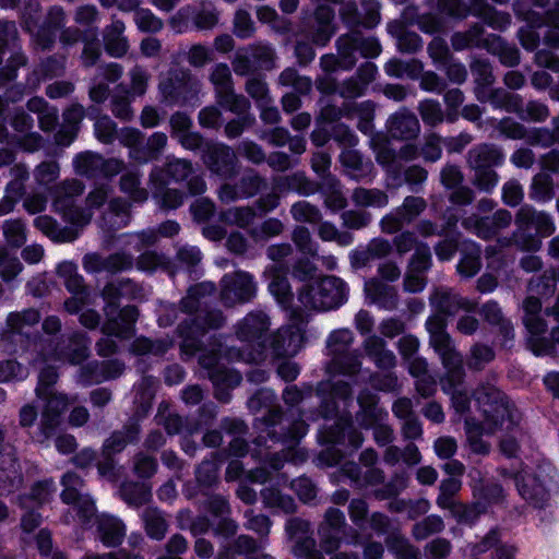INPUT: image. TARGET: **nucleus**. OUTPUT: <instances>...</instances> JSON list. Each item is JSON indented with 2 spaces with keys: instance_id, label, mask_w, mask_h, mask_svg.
<instances>
[{
  "instance_id": "obj_46",
  "label": "nucleus",
  "mask_w": 559,
  "mask_h": 559,
  "mask_svg": "<svg viewBox=\"0 0 559 559\" xmlns=\"http://www.w3.org/2000/svg\"><path fill=\"white\" fill-rule=\"evenodd\" d=\"M427 203L421 197L408 195L404 199L401 207L397 209V214L402 216L405 223L413 222L426 209Z\"/></svg>"
},
{
  "instance_id": "obj_54",
  "label": "nucleus",
  "mask_w": 559,
  "mask_h": 559,
  "mask_svg": "<svg viewBox=\"0 0 559 559\" xmlns=\"http://www.w3.org/2000/svg\"><path fill=\"white\" fill-rule=\"evenodd\" d=\"M368 503L361 498H355L349 502V519L359 530L364 531L368 527Z\"/></svg>"
},
{
  "instance_id": "obj_5",
  "label": "nucleus",
  "mask_w": 559,
  "mask_h": 559,
  "mask_svg": "<svg viewBox=\"0 0 559 559\" xmlns=\"http://www.w3.org/2000/svg\"><path fill=\"white\" fill-rule=\"evenodd\" d=\"M336 32L334 9L329 4L321 3L311 13L304 14L298 34L316 47L323 48L330 44Z\"/></svg>"
},
{
  "instance_id": "obj_50",
  "label": "nucleus",
  "mask_w": 559,
  "mask_h": 559,
  "mask_svg": "<svg viewBox=\"0 0 559 559\" xmlns=\"http://www.w3.org/2000/svg\"><path fill=\"white\" fill-rule=\"evenodd\" d=\"M60 174V167L57 160H44L39 163L35 170L34 177L39 186H47L57 180Z\"/></svg>"
},
{
  "instance_id": "obj_42",
  "label": "nucleus",
  "mask_w": 559,
  "mask_h": 559,
  "mask_svg": "<svg viewBox=\"0 0 559 559\" xmlns=\"http://www.w3.org/2000/svg\"><path fill=\"white\" fill-rule=\"evenodd\" d=\"M282 432L273 431L270 433V439L274 442L282 443H298L307 433V425L304 421H296L290 424L287 428L281 427Z\"/></svg>"
},
{
  "instance_id": "obj_15",
  "label": "nucleus",
  "mask_w": 559,
  "mask_h": 559,
  "mask_svg": "<svg viewBox=\"0 0 559 559\" xmlns=\"http://www.w3.org/2000/svg\"><path fill=\"white\" fill-rule=\"evenodd\" d=\"M386 129L391 138L395 140H414L417 138L420 127L417 117L404 110L390 116Z\"/></svg>"
},
{
  "instance_id": "obj_49",
  "label": "nucleus",
  "mask_w": 559,
  "mask_h": 559,
  "mask_svg": "<svg viewBox=\"0 0 559 559\" xmlns=\"http://www.w3.org/2000/svg\"><path fill=\"white\" fill-rule=\"evenodd\" d=\"M94 132L99 142L111 144L117 136V124L110 117L104 115L96 119Z\"/></svg>"
},
{
  "instance_id": "obj_22",
  "label": "nucleus",
  "mask_w": 559,
  "mask_h": 559,
  "mask_svg": "<svg viewBox=\"0 0 559 559\" xmlns=\"http://www.w3.org/2000/svg\"><path fill=\"white\" fill-rule=\"evenodd\" d=\"M473 497L476 502L487 512L492 506H498L504 501V490L501 484L496 481H484L479 479L473 488Z\"/></svg>"
},
{
  "instance_id": "obj_13",
  "label": "nucleus",
  "mask_w": 559,
  "mask_h": 559,
  "mask_svg": "<svg viewBox=\"0 0 559 559\" xmlns=\"http://www.w3.org/2000/svg\"><path fill=\"white\" fill-rule=\"evenodd\" d=\"M269 326L267 314L262 311H252L237 323L236 335L241 342H255L265 335Z\"/></svg>"
},
{
  "instance_id": "obj_48",
  "label": "nucleus",
  "mask_w": 559,
  "mask_h": 559,
  "mask_svg": "<svg viewBox=\"0 0 559 559\" xmlns=\"http://www.w3.org/2000/svg\"><path fill=\"white\" fill-rule=\"evenodd\" d=\"M26 64L23 53H13L7 63L0 68V86L3 88L17 78L19 68Z\"/></svg>"
},
{
  "instance_id": "obj_27",
  "label": "nucleus",
  "mask_w": 559,
  "mask_h": 559,
  "mask_svg": "<svg viewBox=\"0 0 559 559\" xmlns=\"http://www.w3.org/2000/svg\"><path fill=\"white\" fill-rule=\"evenodd\" d=\"M491 47L489 51L499 57L501 64L508 68L516 67L521 61V53L515 45L509 44L504 38L497 34H489Z\"/></svg>"
},
{
  "instance_id": "obj_10",
  "label": "nucleus",
  "mask_w": 559,
  "mask_h": 559,
  "mask_svg": "<svg viewBox=\"0 0 559 559\" xmlns=\"http://www.w3.org/2000/svg\"><path fill=\"white\" fill-rule=\"evenodd\" d=\"M379 395L368 388H364L359 391L357 395L359 409L356 413V420L360 428L369 430L388 416V412L379 407Z\"/></svg>"
},
{
  "instance_id": "obj_62",
  "label": "nucleus",
  "mask_w": 559,
  "mask_h": 559,
  "mask_svg": "<svg viewBox=\"0 0 559 559\" xmlns=\"http://www.w3.org/2000/svg\"><path fill=\"white\" fill-rule=\"evenodd\" d=\"M332 139L344 147H354L358 144V138L355 132L344 122L335 123L331 127Z\"/></svg>"
},
{
  "instance_id": "obj_24",
  "label": "nucleus",
  "mask_w": 559,
  "mask_h": 559,
  "mask_svg": "<svg viewBox=\"0 0 559 559\" xmlns=\"http://www.w3.org/2000/svg\"><path fill=\"white\" fill-rule=\"evenodd\" d=\"M360 31H350L341 35L336 41V50L343 61V70H352L357 62V52L359 49Z\"/></svg>"
},
{
  "instance_id": "obj_64",
  "label": "nucleus",
  "mask_w": 559,
  "mask_h": 559,
  "mask_svg": "<svg viewBox=\"0 0 559 559\" xmlns=\"http://www.w3.org/2000/svg\"><path fill=\"white\" fill-rule=\"evenodd\" d=\"M24 368L16 359L0 360V383L24 379Z\"/></svg>"
},
{
  "instance_id": "obj_8",
  "label": "nucleus",
  "mask_w": 559,
  "mask_h": 559,
  "mask_svg": "<svg viewBox=\"0 0 559 559\" xmlns=\"http://www.w3.org/2000/svg\"><path fill=\"white\" fill-rule=\"evenodd\" d=\"M39 400L44 402V407L38 429L44 439L48 440L57 435L63 415L70 406V400L67 394L57 392Z\"/></svg>"
},
{
  "instance_id": "obj_53",
  "label": "nucleus",
  "mask_w": 559,
  "mask_h": 559,
  "mask_svg": "<svg viewBox=\"0 0 559 559\" xmlns=\"http://www.w3.org/2000/svg\"><path fill=\"white\" fill-rule=\"evenodd\" d=\"M527 346L530 350L537 357H556L558 355V347L556 342L549 336L528 337Z\"/></svg>"
},
{
  "instance_id": "obj_52",
  "label": "nucleus",
  "mask_w": 559,
  "mask_h": 559,
  "mask_svg": "<svg viewBox=\"0 0 559 559\" xmlns=\"http://www.w3.org/2000/svg\"><path fill=\"white\" fill-rule=\"evenodd\" d=\"M56 486L52 478H45L35 481L27 495L28 499L38 504H44L49 501L50 495L55 491Z\"/></svg>"
},
{
  "instance_id": "obj_60",
  "label": "nucleus",
  "mask_w": 559,
  "mask_h": 559,
  "mask_svg": "<svg viewBox=\"0 0 559 559\" xmlns=\"http://www.w3.org/2000/svg\"><path fill=\"white\" fill-rule=\"evenodd\" d=\"M475 170L474 185L480 191L491 193L499 181V175L492 168H473Z\"/></svg>"
},
{
  "instance_id": "obj_25",
  "label": "nucleus",
  "mask_w": 559,
  "mask_h": 559,
  "mask_svg": "<svg viewBox=\"0 0 559 559\" xmlns=\"http://www.w3.org/2000/svg\"><path fill=\"white\" fill-rule=\"evenodd\" d=\"M465 433L472 453L486 456L490 453L491 445L488 441L483 439L486 433L484 425L475 418L465 419Z\"/></svg>"
},
{
  "instance_id": "obj_51",
  "label": "nucleus",
  "mask_w": 559,
  "mask_h": 559,
  "mask_svg": "<svg viewBox=\"0 0 559 559\" xmlns=\"http://www.w3.org/2000/svg\"><path fill=\"white\" fill-rule=\"evenodd\" d=\"M419 114L423 121L431 127L441 123L444 119L443 111L438 100L425 99L419 104Z\"/></svg>"
},
{
  "instance_id": "obj_28",
  "label": "nucleus",
  "mask_w": 559,
  "mask_h": 559,
  "mask_svg": "<svg viewBox=\"0 0 559 559\" xmlns=\"http://www.w3.org/2000/svg\"><path fill=\"white\" fill-rule=\"evenodd\" d=\"M275 188L281 191L292 190L300 195H311L317 190L314 181L310 180L304 173H295L292 176L280 177L274 181Z\"/></svg>"
},
{
  "instance_id": "obj_14",
  "label": "nucleus",
  "mask_w": 559,
  "mask_h": 559,
  "mask_svg": "<svg viewBox=\"0 0 559 559\" xmlns=\"http://www.w3.org/2000/svg\"><path fill=\"white\" fill-rule=\"evenodd\" d=\"M22 481L23 474L15 454L0 452V495L13 492Z\"/></svg>"
},
{
  "instance_id": "obj_34",
  "label": "nucleus",
  "mask_w": 559,
  "mask_h": 559,
  "mask_svg": "<svg viewBox=\"0 0 559 559\" xmlns=\"http://www.w3.org/2000/svg\"><path fill=\"white\" fill-rule=\"evenodd\" d=\"M59 379L58 368L53 365H45L38 373L35 393L38 399L46 397L53 393V388Z\"/></svg>"
},
{
  "instance_id": "obj_4",
  "label": "nucleus",
  "mask_w": 559,
  "mask_h": 559,
  "mask_svg": "<svg viewBox=\"0 0 559 559\" xmlns=\"http://www.w3.org/2000/svg\"><path fill=\"white\" fill-rule=\"evenodd\" d=\"M41 319L40 311L27 308L21 312H10L7 318L8 331L3 334V341L10 343L5 349L10 354L23 355L34 350L43 341L40 332L25 330L36 325Z\"/></svg>"
},
{
  "instance_id": "obj_29",
  "label": "nucleus",
  "mask_w": 559,
  "mask_h": 559,
  "mask_svg": "<svg viewBox=\"0 0 559 559\" xmlns=\"http://www.w3.org/2000/svg\"><path fill=\"white\" fill-rule=\"evenodd\" d=\"M231 290L238 300L248 302L255 297L257 284L253 275L249 272L239 271L231 282Z\"/></svg>"
},
{
  "instance_id": "obj_16",
  "label": "nucleus",
  "mask_w": 559,
  "mask_h": 559,
  "mask_svg": "<svg viewBox=\"0 0 559 559\" xmlns=\"http://www.w3.org/2000/svg\"><path fill=\"white\" fill-rule=\"evenodd\" d=\"M555 231V224L549 214L538 212L533 231L522 234L521 249L525 251H537L542 247V238L549 237Z\"/></svg>"
},
{
  "instance_id": "obj_18",
  "label": "nucleus",
  "mask_w": 559,
  "mask_h": 559,
  "mask_svg": "<svg viewBox=\"0 0 559 559\" xmlns=\"http://www.w3.org/2000/svg\"><path fill=\"white\" fill-rule=\"evenodd\" d=\"M96 531L102 544L109 548L120 546L126 536L123 522L112 515H102L97 520Z\"/></svg>"
},
{
  "instance_id": "obj_1",
  "label": "nucleus",
  "mask_w": 559,
  "mask_h": 559,
  "mask_svg": "<svg viewBox=\"0 0 559 559\" xmlns=\"http://www.w3.org/2000/svg\"><path fill=\"white\" fill-rule=\"evenodd\" d=\"M473 400L486 428L487 435L506 428L513 430L520 425L521 416L515 404L498 388L480 384L473 391Z\"/></svg>"
},
{
  "instance_id": "obj_2",
  "label": "nucleus",
  "mask_w": 559,
  "mask_h": 559,
  "mask_svg": "<svg viewBox=\"0 0 559 559\" xmlns=\"http://www.w3.org/2000/svg\"><path fill=\"white\" fill-rule=\"evenodd\" d=\"M348 299V285L338 276L323 275L298 289V300L305 307L322 311L341 308Z\"/></svg>"
},
{
  "instance_id": "obj_6",
  "label": "nucleus",
  "mask_w": 559,
  "mask_h": 559,
  "mask_svg": "<svg viewBox=\"0 0 559 559\" xmlns=\"http://www.w3.org/2000/svg\"><path fill=\"white\" fill-rule=\"evenodd\" d=\"M513 480L516 490L534 509L543 510L550 499V490L545 476L533 469H521L514 473Z\"/></svg>"
},
{
  "instance_id": "obj_41",
  "label": "nucleus",
  "mask_w": 559,
  "mask_h": 559,
  "mask_svg": "<svg viewBox=\"0 0 559 559\" xmlns=\"http://www.w3.org/2000/svg\"><path fill=\"white\" fill-rule=\"evenodd\" d=\"M217 415V406L214 402L209 401L202 403L198 408V417L191 421L188 427V432L195 433L203 427H209L213 424Z\"/></svg>"
},
{
  "instance_id": "obj_36",
  "label": "nucleus",
  "mask_w": 559,
  "mask_h": 559,
  "mask_svg": "<svg viewBox=\"0 0 559 559\" xmlns=\"http://www.w3.org/2000/svg\"><path fill=\"white\" fill-rule=\"evenodd\" d=\"M20 17L23 29L33 34L41 17L40 2L38 0H24Z\"/></svg>"
},
{
  "instance_id": "obj_21",
  "label": "nucleus",
  "mask_w": 559,
  "mask_h": 559,
  "mask_svg": "<svg viewBox=\"0 0 559 559\" xmlns=\"http://www.w3.org/2000/svg\"><path fill=\"white\" fill-rule=\"evenodd\" d=\"M504 154L495 145L484 143L469 152V164L473 168H492L503 165Z\"/></svg>"
},
{
  "instance_id": "obj_35",
  "label": "nucleus",
  "mask_w": 559,
  "mask_h": 559,
  "mask_svg": "<svg viewBox=\"0 0 559 559\" xmlns=\"http://www.w3.org/2000/svg\"><path fill=\"white\" fill-rule=\"evenodd\" d=\"M316 392L317 394H329L337 401H347L353 397V386L344 380L321 381L318 383Z\"/></svg>"
},
{
  "instance_id": "obj_33",
  "label": "nucleus",
  "mask_w": 559,
  "mask_h": 559,
  "mask_svg": "<svg viewBox=\"0 0 559 559\" xmlns=\"http://www.w3.org/2000/svg\"><path fill=\"white\" fill-rule=\"evenodd\" d=\"M537 213L538 212L534 209V206L528 204H523L518 210L514 218V223L516 225L514 239L520 248L522 241V234L533 231V225Z\"/></svg>"
},
{
  "instance_id": "obj_40",
  "label": "nucleus",
  "mask_w": 559,
  "mask_h": 559,
  "mask_svg": "<svg viewBox=\"0 0 559 559\" xmlns=\"http://www.w3.org/2000/svg\"><path fill=\"white\" fill-rule=\"evenodd\" d=\"M251 61L259 70H272L275 66V51L270 45H258L253 46L250 51Z\"/></svg>"
},
{
  "instance_id": "obj_45",
  "label": "nucleus",
  "mask_w": 559,
  "mask_h": 559,
  "mask_svg": "<svg viewBox=\"0 0 559 559\" xmlns=\"http://www.w3.org/2000/svg\"><path fill=\"white\" fill-rule=\"evenodd\" d=\"M276 395L272 389H258L247 401V406L252 413H259L262 409L270 408L276 403Z\"/></svg>"
},
{
  "instance_id": "obj_9",
  "label": "nucleus",
  "mask_w": 559,
  "mask_h": 559,
  "mask_svg": "<svg viewBox=\"0 0 559 559\" xmlns=\"http://www.w3.org/2000/svg\"><path fill=\"white\" fill-rule=\"evenodd\" d=\"M139 316L140 310L135 305L119 307L111 314L105 313L106 319L102 325V332L108 337L130 340L135 333Z\"/></svg>"
},
{
  "instance_id": "obj_7",
  "label": "nucleus",
  "mask_w": 559,
  "mask_h": 559,
  "mask_svg": "<svg viewBox=\"0 0 559 559\" xmlns=\"http://www.w3.org/2000/svg\"><path fill=\"white\" fill-rule=\"evenodd\" d=\"M202 162L212 175L224 180L234 179L239 173L235 152L224 143L210 142L203 151Z\"/></svg>"
},
{
  "instance_id": "obj_12",
  "label": "nucleus",
  "mask_w": 559,
  "mask_h": 559,
  "mask_svg": "<svg viewBox=\"0 0 559 559\" xmlns=\"http://www.w3.org/2000/svg\"><path fill=\"white\" fill-rule=\"evenodd\" d=\"M209 380L213 384L214 397L223 404L230 402L231 391L236 389L242 381V374L235 368L221 366L210 373Z\"/></svg>"
},
{
  "instance_id": "obj_39",
  "label": "nucleus",
  "mask_w": 559,
  "mask_h": 559,
  "mask_svg": "<svg viewBox=\"0 0 559 559\" xmlns=\"http://www.w3.org/2000/svg\"><path fill=\"white\" fill-rule=\"evenodd\" d=\"M353 200L360 206H385L388 203V195L378 189L357 188L353 193Z\"/></svg>"
},
{
  "instance_id": "obj_38",
  "label": "nucleus",
  "mask_w": 559,
  "mask_h": 559,
  "mask_svg": "<svg viewBox=\"0 0 559 559\" xmlns=\"http://www.w3.org/2000/svg\"><path fill=\"white\" fill-rule=\"evenodd\" d=\"M432 265L430 247L426 242H419L409 259L407 270L416 273H426Z\"/></svg>"
},
{
  "instance_id": "obj_55",
  "label": "nucleus",
  "mask_w": 559,
  "mask_h": 559,
  "mask_svg": "<svg viewBox=\"0 0 559 559\" xmlns=\"http://www.w3.org/2000/svg\"><path fill=\"white\" fill-rule=\"evenodd\" d=\"M369 353L378 354L377 366L380 368H392L395 366V356L391 350L384 349V343L381 338L373 337L367 343Z\"/></svg>"
},
{
  "instance_id": "obj_11",
  "label": "nucleus",
  "mask_w": 559,
  "mask_h": 559,
  "mask_svg": "<svg viewBox=\"0 0 559 559\" xmlns=\"http://www.w3.org/2000/svg\"><path fill=\"white\" fill-rule=\"evenodd\" d=\"M429 302L436 312L445 317H453L461 309L467 312H473L477 306L476 302L466 297L439 288L435 289L430 295Z\"/></svg>"
},
{
  "instance_id": "obj_31",
  "label": "nucleus",
  "mask_w": 559,
  "mask_h": 559,
  "mask_svg": "<svg viewBox=\"0 0 559 559\" xmlns=\"http://www.w3.org/2000/svg\"><path fill=\"white\" fill-rule=\"evenodd\" d=\"M100 158L102 155L93 152H81L76 154L73 159L75 171L88 178L99 176Z\"/></svg>"
},
{
  "instance_id": "obj_61",
  "label": "nucleus",
  "mask_w": 559,
  "mask_h": 559,
  "mask_svg": "<svg viewBox=\"0 0 559 559\" xmlns=\"http://www.w3.org/2000/svg\"><path fill=\"white\" fill-rule=\"evenodd\" d=\"M165 168L171 181L175 182L186 181L193 174L191 162L186 159L170 160Z\"/></svg>"
},
{
  "instance_id": "obj_32",
  "label": "nucleus",
  "mask_w": 559,
  "mask_h": 559,
  "mask_svg": "<svg viewBox=\"0 0 559 559\" xmlns=\"http://www.w3.org/2000/svg\"><path fill=\"white\" fill-rule=\"evenodd\" d=\"M326 530L336 531V533L350 532L352 540L359 537V533L354 527L346 524L345 514L337 508L330 507L324 513V522L322 524Z\"/></svg>"
},
{
  "instance_id": "obj_58",
  "label": "nucleus",
  "mask_w": 559,
  "mask_h": 559,
  "mask_svg": "<svg viewBox=\"0 0 559 559\" xmlns=\"http://www.w3.org/2000/svg\"><path fill=\"white\" fill-rule=\"evenodd\" d=\"M195 481L206 490L212 489L218 483V472L203 460L195 469Z\"/></svg>"
},
{
  "instance_id": "obj_30",
  "label": "nucleus",
  "mask_w": 559,
  "mask_h": 559,
  "mask_svg": "<svg viewBox=\"0 0 559 559\" xmlns=\"http://www.w3.org/2000/svg\"><path fill=\"white\" fill-rule=\"evenodd\" d=\"M555 197L554 180L549 175L538 174L534 176L530 198L534 201L546 203Z\"/></svg>"
},
{
  "instance_id": "obj_37",
  "label": "nucleus",
  "mask_w": 559,
  "mask_h": 559,
  "mask_svg": "<svg viewBox=\"0 0 559 559\" xmlns=\"http://www.w3.org/2000/svg\"><path fill=\"white\" fill-rule=\"evenodd\" d=\"M3 235L9 247L19 249L26 242V226L22 219L7 221Z\"/></svg>"
},
{
  "instance_id": "obj_3",
  "label": "nucleus",
  "mask_w": 559,
  "mask_h": 559,
  "mask_svg": "<svg viewBox=\"0 0 559 559\" xmlns=\"http://www.w3.org/2000/svg\"><path fill=\"white\" fill-rule=\"evenodd\" d=\"M158 92L160 102L168 107L199 105V82L186 68H170L160 79Z\"/></svg>"
},
{
  "instance_id": "obj_43",
  "label": "nucleus",
  "mask_w": 559,
  "mask_h": 559,
  "mask_svg": "<svg viewBox=\"0 0 559 559\" xmlns=\"http://www.w3.org/2000/svg\"><path fill=\"white\" fill-rule=\"evenodd\" d=\"M134 22L143 33L155 34L163 28V21L147 8L135 11Z\"/></svg>"
},
{
  "instance_id": "obj_47",
  "label": "nucleus",
  "mask_w": 559,
  "mask_h": 559,
  "mask_svg": "<svg viewBox=\"0 0 559 559\" xmlns=\"http://www.w3.org/2000/svg\"><path fill=\"white\" fill-rule=\"evenodd\" d=\"M361 364L357 357L345 353L336 356L332 360V371L341 376H356L360 370Z\"/></svg>"
},
{
  "instance_id": "obj_20",
  "label": "nucleus",
  "mask_w": 559,
  "mask_h": 559,
  "mask_svg": "<svg viewBox=\"0 0 559 559\" xmlns=\"http://www.w3.org/2000/svg\"><path fill=\"white\" fill-rule=\"evenodd\" d=\"M269 292L276 302L286 311H290V318H296L294 308V293L287 276L280 271H275L269 284Z\"/></svg>"
},
{
  "instance_id": "obj_17",
  "label": "nucleus",
  "mask_w": 559,
  "mask_h": 559,
  "mask_svg": "<svg viewBox=\"0 0 559 559\" xmlns=\"http://www.w3.org/2000/svg\"><path fill=\"white\" fill-rule=\"evenodd\" d=\"M91 340L85 332L75 331L68 337V343L60 348L59 355L70 365L83 364L90 356Z\"/></svg>"
},
{
  "instance_id": "obj_63",
  "label": "nucleus",
  "mask_w": 559,
  "mask_h": 559,
  "mask_svg": "<svg viewBox=\"0 0 559 559\" xmlns=\"http://www.w3.org/2000/svg\"><path fill=\"white\" fill-rule=\"evenodd\" d=\"M325 448L318 454V461L320 465L334 467L343 462L346 457L347 452L343 450V447L333 444H323Z\"/></svg>"
},
{
  "instance_id": "obj_59",
  "label": "nucleus",
  "mask_w": 559,
  "mask_h": 559,
  "mask_svg": "<svg viewBox=\"0 0 559 559\" xmlns=\"http://www.w3.org/2000/svg\"><path fill=\"white\" fill-rule=\"evenodd\" d=\"M498 130L506 139L510 140H526L528 131L524 124L511 117L502 118L498 124Z\"/></svg>"
},
{
  "instance_id": "obj_44",
  "label": "nucleus",
  "mask_w": 559,
  "mask_h": 559,
  "mask_svg": "<svg viewBox=\"0 0 559 559\" xmlns=\"http://www.w3.org/2000/svg\"><path fill=\"white\" fill-rule=\"evenodd\" d=\"M437 9L453 20L462 21L469 15V7L464 0H438Z\"/></svg>"
},
{
  "instance_id": "obj_19",
  "label": "nucleus",
  "mask_w": 559,
  "mask_h": 559,
  "mask_svg": "<svg viewBox=\"0 0 559 559\" xmlns=\"http://www.w3.org/2000/svg\"><path fill=\"white\" fill-rule=\"evenodd\" d=\"M178 337L182 340V347L197 352L202 347V337L205 336L201 316H194L182 320L176 329Z\"/></svg>"
},
{
  "instance_id": "obj_26",
  "label": "nucleus",
  "mask_w": 559,
  "mask_h": 559,
  "mask_svg": "<svg viewBox=\"0 0 559 559\" xmlns=\"http://www.w3.org/2000/svg\"><path fill=\"white\" fill-rule=\"evenodd\" d=\"M292 320L293 324L281 328L273 340L274 348L292 349L296 353L305 341V331L301 326L296 325V318Z\"/></svg>"
},
{
  "instance_id": "obj_57",
  "label": "nucleus",
  "mask_w": 559,
  "mask_h": 559,
  "mask_svg": "<svg viewBox=\"0 0 559 559\" xmlns=\"http://www.w3.org/2000/svg\"><path fill=\"white\" fill-rule=\"evenodd\" d=\"M133 257L127 252H115L105 258V272L117 274L131 270Z\"/></svg>"
},
{
  "instance_id": "obj_56",
  "label": "nucleus",
  "mask_w": 559,
  "mask_h": 559,
  "mask_svg": "<svg viewBox=\"0 0 559 559\" xmlns=\"http://www.w3.org/2000/svg\"><path fill=\"white\" fill-rule=\"evenodd\" d=\"M254 24L248 11L239 9L234 17V34L240 39L250 38L254 33Z\"/></svg>"
},
{
  "instance_id": "obj_23",
  "label": "nucleus",
  "mask_w": 559,
  "mask_h": 559,
  "mask_svg": "<svg viewBox=\"0 0 559 559\" xmlns=\"http://www.w3.org/2000/svg\"><path fill=\"white\" fill-rule=\"evenodd\" d=\"M352 427L349 415L338 416L331 426L323 427L318 435L320 444L346 447V435Z\"/></svg>"
}]
</instances>
